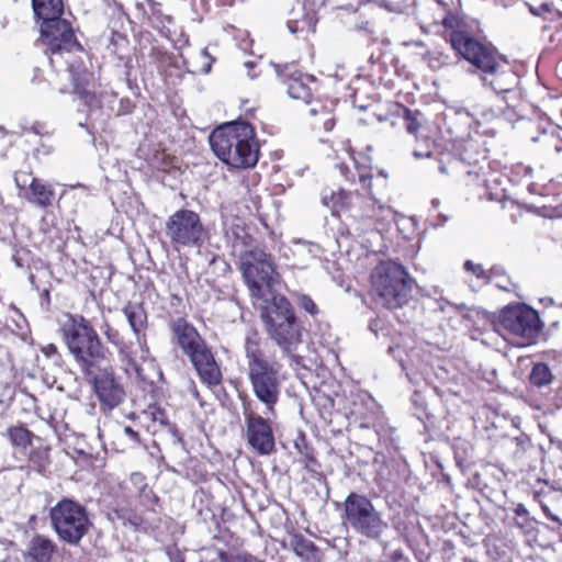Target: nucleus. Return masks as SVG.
Listing matches in <instances>:
<instances>
[{"label": "nucleus", "mask_w": 562, "mask_h": 562, "mask_svg": "<svg viewBox=\"0 0 562 562\" xmlns=\"http://www.w3.org/2000/svg\"><path fill=\"white\" fill-rule=\"evenodd\" d=\"M194 396L195 397H199V391L196 390V387L194 386Z\"/></svg>", "instance_id": "bf43d9fd"}, {"label": "nucleus", "mask_w": 562, "mask_h": 562, "mask_svg": "<svg viewBox=\"0 0 562 562\" xmlns=\"http://www.w3.org/2000/svg\"><path fill=\"white\" fill-rule=\"evenodd\" d=\"M423 60L427 63L428 67L432 70H440L450 65V56L440 49H428L423 54Z\"/></svg>", "instance_id": "ea45409f"}, {"label": "nucleus", "mask_w": 562, "mask_h": 562, "mask_svg": "<svg viewBox=\"0 0 562 562\" xmlns=\"http://www.w3.org/2000/svg\"><path fill=\"white\" fill-rule=\"evenodd\" d=\"M341 507L342 524L367 539L379 540L387 529V522L364 494L350 492Z\"/></svg>", "instance_id": "6e6552de"}, {"label": "nucleus", "mask_w": 562, "mask_h": 562, "mask_svg": "<svg viewBox=\"0 0 562 562\" xmlns=\"http://www.w3.org/2000/svg\"><path fill=\"white\" fill-rule=\"evenodd\" d=\"M220 562H265L263 560L252 555L249 552H240L236 554H229L224 550L217 552Z\"/></svg>", "instance_id": "79ce46f5"}, {"label": "nucleus", "mask_w": 562, "mask_h": 562, "mask_svg": "<svg viewBox=\"0 0 562 562\" xmlns=\"http://www.w3.org/2000/svg\"><path fill=\"white\" fill-rule=\"evenodd\" d=\"M144 415L149 418L155 425H158L161 428H168L175 436L181 440V436L179 434L178 428L175 425H171L168 419V414L165 408H162L157 403L149 404L146 409H144Z\"/></svg>", "instance_id": "4c0bfd02"}, {"label": "nucleus", "mask_w": 562, "mask_h": 562, "mask_svg": "<svg viewBox=\"0 0 562 562\" xmlns=\"http://www.w3.org/2000/svg\"><path fill=\"white\" fill-rule=\"evenodd\" d=\"M210 145L216 157L229 168H252L259 160L260 147L255 127L245 121L216 127L210 135Z\"/></svg>", "instance_id": "20e7f679"}, {"label": "nucleus", "mask_w": 562, "mask_h": 562, "mask_svg": "<svg viewBox=\"0 0 562 562\" xmlns=\"http://www.w3.org/2000/svg\"><path fill=\"white\" fill-rule=\"evenodd\" d=\"M279 77L283 85L286 87V92L290 98L302 101L312 105L313 87L316 86V80L313 76H308L297 70L294 66H285L279 71Z\"/></svg>", "instance_id": "412c9836"}, {"label": "nucleus", "mask_w": 562, "mask_h": 562, "mask_svg": "<svg viewBox=\"0 0 562 562\" xmlns=\"http://www.w3.org/2000/svg\"><path fill=\"white\" fill-rule=\"evenodd\" d=\"M42 353L56 367H61L64 359L55 344H47L41 348Z\"/></svg>", "instance_id": "37998d69"}, {"label": "nucleus", "mask_w": 562, "mask_h": 562, "mask_svg": "<svg viewBox=\"0 0 562 562\" xmlns=\"http://www.w3.org/2000/svg\"><path fill=\"white\" fill-rule=\"evenodd\" d=\"M299 305L301 308H303L305 312L311 314L312 316H315L318 314V307L316 303L312 300L311 296L303 294L299 299Z\"/></svg>", "instance_id": "c03bdc74"}, {"label": "nucleus", "mask_w": 562, "mask_h": 562, "mask_svg": "<svg viewBox=\"0 0 562 562\" xmlns=\"http://www.w3.org/2000/svg\"><path fill=\"white\" fill-rule=\"evenodd\" d=\"M323 5H313L304 2H299L294 7L286 21L288 29L291 33L307 40L310 35L315 34L316 25L318 23V10Z\"/></svg>", "instance_id": "4be33fe9"}, {"label": "nucleus", "mask_w": 562, "mask_h": 562, "mask_svg": "<svg viewBox=\"0 0 562 562\" xmlns=\"http://www.w3.org/2000/svg\"><path fill=\"white\" fill-rule=\"evenodd\" d=\"M243 415L245 438L249 449L258 456H269L276 452V437L271 419L259 415L249 402L243 403Z\"/></svg>", "instance_id": "4468645a"}, {"label": "nucleus", "mask_w": 562, "mask_h": 562, "mask_svg": "<svg viewBox=\"0 0 562 562\" xmlns=\"http://www.w3.org/2000/svg\"><path fill=\"white\" fill-rule=\"evenodd\" d=\"M441 24L452 49L480 72L485 86L496 93L509 92L516 87L517 76L507 58L491 42L477 38L464 16L446 11Z\"/></svg>", "instance_id": "f257e3e1"}, {"label": "nucleus", "mask_w": 562, "mask_h": 562, "mask_svg": "<svg viewBox=\"0 0 562 562\" xmlns=\"http://www.w3.org/2000/svg\"><path fill=\"white\" fill-rule=\"evenodd\" d=\"M238 268L250 295L255 299H262L266 289H271L272 276L276 273L272 256L259 247H254L239 255Z\"/></svg>", "instance_id": "9b49d317"}, {"label": "nucleus", "mask_w": 562, "mask_h": 562, "mask_svg": "<svg viewBox=\"0 0 562 562\" xmlns=\"http://www.w3.org/2000/svg\"><path fill=\"white\" fill-rule=\"evenodd\" d=\"M246 376L252 394L265 406L267 416L277 415L284 380L283 364L274 352H269L267 341L257 328L249 329L244 338Z\"/></svg>", "instance_id": "f03ea898"}, {"label": "nucleus", "mask_w": 562, "mask_h": 562, "mask_svg": "<svg viewBox=\"0 0 562 562\" xmlns=\"http://www.w3.org/2000/svg\"><path fill=\"white\" fill-rule=\"evenodd\" d=\"M49 518L58 539L69 546H78L92 527L87 508L67 497L50 508Z\"/></svg>", "instance_id": "9d476101"}, {"label": "nucleus", "mask_w": 562, "mask_h": 562, "mask_svg": "<svg viewBox=\"0 0 562 562\" xmlns=\"http://www.w3.org/2000/svg\"><path fill=\"white\" fill-rule=\"evenodd\" d=\"M458 150L461 171L467 178V183L485 187L490 162L482 145L476 140H463Z\"/></svg>", "instance_id": "dca6fc26"}, {"label": "nucleus", "mask_w": 562, "mask_h": 562, "mask_svg": "<svg viewBox=\"0 0 562 562\" xmlns=\"http://www.w3.org/2000/svg\"><path fill=\"white\" fill-rule=\"evenodd\" d=\"M514 512L517 516H527L528 515V510L522 504H518L515 507Z\"/></svg>", "instance_id": "5fc2aeb1"}, {"label": "nucleus", "mask_w": 562, "mask_h": 562, "mask_svg": "<svg viewBox=\"0 0 562 562\" xmlns=\"http://www.w3.org/2000/svg\"><path fill=\"white\" fill-rule=\"evenodd\" d=\"M322 203L330 210L333 216L347 215L356 221L357 212L366 203V193L358 189L349 191L339 188L337 191L325 192L322 196Z\"/></svg>", "instance_id": "aec40b11"}, {"label": "nucleus", "mask_w": 562, "mask_h": 562, "mask_svg": "<svg viewBox=\"0 0 562 562\" xmlns=\"http://www.w3.org/2000/svg\"><path fill=\"white\" fill-rule=\"evenodd\" d=\"M391 559L393 562L400 561L404 559V552L402 549L394 550L391 554Z\"/></svg>", "instance_id": "864d4df0"}, {"label": "nucleus", "mask_w": 562, "mask_h": 562, "mask_svg": "<svg viewBox=\"0 0 562 562\" xmlns=\"http://www.w3.org/2000/svg\"><path fill=\"white\" fill-rule=\"evenodd\" d=\"M553 380V374L549 366L544 362H537L531 368L529 382L537 387L549 385Z\"/></svg>", "instance_id": "58836bf2"}, {"label": "nucleus", "mask_w": 562, "mask_h": 562, "mask_svg": "<svg viewBox=\"0 0 562 562\" xmlns=\"http://www.w3.org/2000/svg\"><path fill=\"white\" fill-rule=\"evenodd\" d=\"M153 173H170L179 169V160L160 146H151L144 157Z\"/></svg>", "instance_id": "b1692460"}, {"label": "nucleus", "mask_w": 562, "mask_h": 562, "mask_svg": "<svg viewBox=\"0 0 562 562\" xmlns=\"http://www.w3.org/2000/svg\"><path fill=\"white\" fill-rule=\"evenodd\" d=\"M101 329L106 341L116 347L119 353L124 359L133 361L131 357V345L125 341L124 336L120 333V330L113 327L108 321L103 322Z\"/></svg>", "instance_id": "e433bc0d"}, {"label": "nucleus", "mask_w": 562, "mask_h": 562, "mask_svg": "<svg viewBox=\"0 0 562 562\" xmlns=\"http://www.w3.org/2000/svg\"><path fill=\"white\" fill-rule=\"evenodd\" d=\"M372 147L367 144L362 148L352 145L351 139L346 142V151L352 160V167L340 161L335 165L339 176L350 186L358 187L359 191L370 192L374 188V175L372 167V157L370 151Z\"/></svg>", "instance_id": "ddd939ff"}, {"label": "nucleus", "mask_w": 562, "mask_h": 562, "mask_svg": "<svg viewBox=\"0 0 562 562\" xmlns=\"http://www.w3.org/2000/svg\"><path fill=\"white\" fill-rule=\"evenodd\" d=\"M130 483L137 492L139 504L144 506L147 512H151L157 515L159 497L155 494L153 488L148 486L145 475L142 473H132L130 476Z\"/></svg>", "instance_id": "cd10ccee"}, {"label": "nucleus", "mask_w": 562, "mask_h": 562, "mask_svg": "<svg viewBox=\"0 0 562 562\" xmlns=\"http://www.w3.org/2000/svg\"><path fill=\"white\" fill-rule=\"evenodd\" d=\"M147 3L151 7L153 11H156L157 7H160V3L156 2L155 0H146Z\"/></svg>", "instance_id": "4d7b16f0"}, {"label": "nucleus", "mask_w": 562, "mask_h": 562, "mask_svg": "<svg viewBox=\"0 0 562 562\" xmlns=\"http://www.w3.org/2000/svg\"><path fill=\"white\" fill-rule=\"evenodd\" d=\"M464 269L474 274L477 279H488L487 272L483 269L482 265L480 263L467 260L464 262Z\"/></svg>", "instance_id": "a18cd8bd"}, {"label": "nucleus", "mask_w": 562, "mask_h": 562, "mask_svg": "<svg viewBox=\"0 0 562 562\" xmlns=\"http://www.w3.org/2000/svg\"><path fill=\"white\" fill-rule=\"evenodd\" d=\"M474 317H482L483 319L487 321V315L485 313H481L480 311H470L468 314L464 315L465 319H472Z\"/></svg>", "instance_id": "3c124183"}, {"label": "nucleus", "mask_w": 562, "mask_h": 562, "mask_svg": "<svg viewBox=\"0 0 562 562\" xmlns=\"http://www.w3.org/2000/svg\"><path fill=\"white\" fill-rule=\"evenodd\" d=\"M548 517H549L550 519H552L553 521H557L560 526H562L561 520H560L557 516L548 515Z\"/></svg>", "instance_id": "13d9d810"}, {"label": "nucleus", "mask_w": 562, "mask_h": 562, "mask_svg": "<svg viewBox=\"0 0 562 562\" xmlns=\"http://www.w3.org/2000/svg\"><path fill=\"white\" fill-rule=\"evenodd\" d=\"M166 553L171 562H184L182 552L176 546L167 548Z\"/></svg>", "instance_id": "de8ad7c7"}, {"label": "nucleus", "mask_w": 562, "mask_h": 562, "mask_svg": "<svg viewBox=\"0 0 562 562\" xmlns=\"http://www.w3.org/2000/svg\"><path fill=\"white\" fill-rule=\"evenodd\" d=\"M290 547L294 554L305 562H323L322 550L300 532L290 533Z\"/></svg>", "instance_id": "a878e982"}, {"label": "nucleus", "mask_w": 562, "mask_h": 562, "mask_svg": "<svg viewBox=\"0 0 562 562\" xmlns=\"http://www.w3.org/2000/svg\"><path fill=\"white\" fill-rule=\"evenodd\" d=\"M58 551L57 543L48 536L35 533L23 551L24 562H53Z\"/></svg>", "instance_id": "5701e85b"}, {"label": "nucleus", "mask_w": 562, "mask_h": 562, "mask_svg": "<svg viewBox=\"0 0 562 562\" xmlns=\"http://www.w3.org/2000/svg\"><path fill=\"white\" fill-rule=\"evenodd\" d=\"M71 71V83H72V92L79 97V99L89 108L97 106L99 103L98 97L94 92L89 89L91 72H89L86 68L75 71L72 68Z\"/></svg>", "instance_id": "bb28decb"}, {"label": "nucleus", "mask_w": 562, "mask_h": 562, "mask_svg": "<svg viewBox=\"0 0 562 562\" xmlns=\"http://www.w3.org/2000/svg\"><path fill=\"white\" fill-rule=\"evenodd\" d=\"M393 115L402 119L406 132L418 139L424 123V115L419 110H412L404 104L395 103Z\"/></svg>", "instance_id": "c85d7f7f"}, {"label": "nucleus", "mask_w": 562, "mask_h": 562, "mask_svg": "<svg viewBox=\"0 0 562 562\" xmlns=\"http://www.w3.org/2000/svg\"><path fill=\"white\" fill-rule=\"evenodd\" d=\"M29 130L30 132L42 137H49L53 134V132L47 127L46 123L40 121L34 122Z\"/></svg>", "instance_id": "49530a36"}, {"label": "nucleus", "mask_w": 562, "mask_h": 562, "mask_svg": "<svg viewBox=\"0 0 562 562\" xmlns=\"http://www.w3.org/2000/svg\"><path fill=\"white\" fill-rule=\"evenodd\" d=\"M386 187V180L384 179L381 184L371 189L370 192H366V203L361 206V210L356 214V221L363 223L369 226H373L376 229H384L394 220V211L391 206L382 204L376 194Z\"/></svg>", "instance_id": "6ab92c4d"}, {"label": "nucleus", "mask_w": 562, "mask_h": 562, "mask_svg": "<svg viewBox=\"0 0 562 562\" xmlns=\"http://www.w3.org/2000/svg\"><path fill=\"white\" fill-rule=\"evenodd\" d=\"M54 151V147L53 145H47V144H44L42 143L36 149H35V154L40 155H50Z\"/></svg>", "instance_id": "8fccbe9b"}, {"label": "nucleus", "mask_w": 562, "mask_h": 562, "mask_svg": "<svg viewBox=\"0 0 562 562\" xmlns=\"http://www.w3.org/2000/svg\"><path fill=\"white\" fill-rule=\"evenodd\" d=\"M110 515L112 516V519L121 520L124 525L128 524L135 528L144 527L148 522L143 515L137 514L127 504L119 502L112 506Z\"/></svg>", "instance_id": "c9c22d12"}, {"label": "nucleus", "mask_w": 562, "mask_h": 562, "mask_svg": "<svg viewBox=\"0 0 562 562\" xmlns=\"http://www.w3.org/2000/svg\"><path fill=\"white\" fill-rule=\"evenodd\" d=\"M148 56L151 63L156 65L158 71L164 76L171 75L170 70L177 68V57L162 46L153 45Z\"/></svg>", "instance_id": "f704fd0d"}, {"label": "nucleus", "mask_w": 562, "mask_h": 562, "mask_svg": "<svg viewBox=\"0 0 562 562\" xmlns=\"http://www.w3.org/2000/svg\"><path fill=\"white\" fill-rule=\"evenodd\" d=\"M34 16L42 20L43 23L61 18L64 14L63 0H32Z\"/></svg>", "instance_id": "c756f323"}, {"label": "nucleus", "mask_w": 562, "mask_h": 562, "mask_svg": "<svg viewBox=\"0 0 562 562\" xmlns=\"http://www.w3.org/2000/svg\"><path fill=\"white\" fill-rule=\"evenodd\" d=\"M165 234L172 248L179 251L186 247H201L207 231L199 213L180 209L167 218Z\"/></svg>", "instance_id": "f8f14e48"}, {"label": "nucleus", "mask_w": 562, "mask_h": 562, "mask_svg": "<svg viewBox=\"0 0 562 562\" xmlns=\"http://www.w3.org/2000/svg\"><path fill=\"white\" fill-rule=\"evenodd\" d=\"M335 105V102L331 100L329 101V106H324L319 102L312 103L310 115L314 117L313 126L322 127L326 132L331 131L336 124Z\"/></svg>", "instance_id": "7c9ffc66"}, {"label": "nucleus", "mask_w": 562, "mask_h": 562, "mask_svg": "<svg viewBox=\"0 0 562 562\" xmlns=\"http://www.w3.org/2000/svg\"><path fill=\"white\" fill-rule=\"evenodd\" d=\"M325 1L326 0H301L300 2H304V3L313 4V5H324Z\"/></svg>", "instance_id": "6e6d98bb"}, {"label": "nucleus", "mask_w": 562, "mask_h": 562, "mask_svg": "<svg viewBox=\"0 0 562 562\" xmlns=\"http://www.w3.org/2000/svg\"><path fill=\"white\" fill-rule=\"evenodd\" d=\"M43 43L46 46L45 54L53 56L63 53L83 52L82 44L78 41L71 23L66 19H57L45 23L41 30Z\"/></svg>", "instance_id": "2eb2a0df"}, {"label": "nucleus", "mask_w": 562, "mask_h": 562, "mask_svg": "<svg viewBox=\"0 0 562 562\" xmlns=\"http://www.w3.org/2000/svg\"><path fill=\"white\" fill-rule=\"evenodd\" d=\"M411 294V277L403 265L393 260H382L372 269L368 296L376 308H403L408 304Z\"/></svg>", "instance_id": "0eeeda50"}, {"label": "nucleus", "mask_w": 562, "mask_h": 562, "mask_svg": "<svg viewBox=\"0 0 562 562\" xmlns=\"http://www.w3.org/2000/svg\"><path fill=\"white\" fill-rule=\"evenodd\" d=\"M492 326L505 339L521 346L536 342L542 328L538 312L520 303L504 307Z\"/></svg>", "instance_id": "1a4fd4ad"}, {"label": "nucleus", "mask_w": 562, "mask_h": 562, "mask_svg": "<svg viewBox=\"0 0 562 562\" xmlns=\"http://www.w3.org/2000/svg\"><path fill=\"white\" fill-rule=\"evenodd\" d=\"M50 450V447L44 443H40L34 447L32 446V449L27 454V467L31 470L45 475L52 463Z\"/></svg>", "instance_id": "2f4dec72"}, {"label": "nucleus", "mask_w": 562, "mask_h": 562, "mask_svg": "<svg viewBox=\"0 0 562 562\" xmlns=\"http://www.w3.org/2000/svg\"><path fill=\"white\" fill-rule=\"evenodd\" d=\"M296 447L302 454V462L304 463V468L308 472L316 473L321 468V464L315 457L313 448L308 447L307 445H304L303 449L300 448L299 445H296Z\"/></svg>", "instance_id": "a19ab883"}, {"label": "nucleus", "mask_w": 562, "mask_h": 562, "mask_svg": "<svg viewBox=\"0 0 562 562\" xmlns=\"http://www.w3.org/2000/svg\"><path fill=\"white\" fill-rule=\"evenodd\" d=\"M526 5L535 16H539L550 23H562V12L555 8L553 0H529L526 2Z\"/></svg>", "instance_id": "473e14b6"}, {"label": "nucleus", "mask_w": 562, "mask_h": 562, "mask_svg": "<svg viewBox=\"0 0 562 562\" xmlns=\"http://www.w3.org/2000/svg\"><path fill=\"white\" fill-rule=\"evenodd\" d=\"M122 312L135 337L137 339H139L140 336L145 337V331L148 327V314L144 303L128 301L123 306Z\"/></svg>", "instance_id": "393cba45"}, {"label": "nucleus", "mask_w": 562, "mask_h": 562, "mask_svg": "<svg viewBox=\"0 0 562 562\" xmlns=\"http://www.w3.org/2000/svg\"><path fill=\"white\" fill-rule=\"evenodd\" d=\"M124 432L134 441L138 442L139 441V434L137 431H135L132 427L130 426H126L124 428Z\"/></svg>", "instance_id": "603ef678"}, {"label": "nucleus", "mask_w": 562, "mask_h": 562, "mask_svg": "<svg viewBox=\"0 0 562 562\" xmlns=\"http://www.w3.org/2000/svg\"><path fill=\"white\" fill-rule=\"evenodd\" d=\"M214 538L217 539V540H225L226 538H229L231 540H234L235 543L240 544L239 543L240 539L238 537H236L234 535V532L231 531L229 528L220 529L218 535L214 536Z\"/></svg>", "instance_id": "09e8293b"}, {"label": "nucleus", "mask_w": 562, "mask_h": 562, "mask_svg": "<svg viewBox=\"0 0 562 562\" xmlns=\"http://www.w3.org/2000/svg\"><path fill=\"white\" fill-rule=\"evenodd\" d=\"M260 319L267 336L290 356L303 342L305 327L295 307L282 294H274L260 308Z\"/></svg>", "instance_id": "423d86ee"}, {"label": "nucleus", "mask_w": 562, "mask_h": 562, "mask_svg": "<svg viewBox=\"0 0 562 562\" xmlns=\"http://www.w3.org/2000/svg\"><path fill=\"white\" fill-rule=\"evenodd\" d=\"M85 378L92 385L103 412L112 411L123 403L126 393L111 366L103 369L99 366L98 371Z\"/></svg>", "instance_id": "f3484780"}, {"label": "nucleus", "mask_w": 562, "mask_h": 562, "mask_svg": "<svg viewBox=\"0 0 562 562\" xmlns=\"http://www.w3.org/2000/svg\"><path fill=\"white\" fill-rule=\"evenodd\" d=\"M14 181L19 195L32 205L43 210L54 206L56 193L50 183L22 170L15 172Z\"/></svg>", "instance_id": "a211bd4d"}, {"label": "nucleus", "mask_w": 562, "mask_h": 562, "mask_svg": "<svg viewBox=\"0 0 562 562\" xmlns=\"http://www.w3.org/2000/svg\"><path fill=\"white\" fill-rule=\"evenodd\" d=\"M3 436L13 448L21 450H26L32 447L33 440L36 438L33 431L22 425L9 426Z\"/></svg>", "instance_id": "72a5a7b5"}, {"label": "nucleus", "mask_w": 562, "mask_h": 562, "mask_svg": "<svg viewBox=\"0 0 562 562\" xmlns=\"http://www.w3.org/2000/svg\"><path fill=\"white\" fill-rule=\"evenodd\" d=\"M66 317L60 326L63 340L81 373L92 374L106 360L108 349L85 316L68 313Z\"/></svg>", "instance_id": "39448f33"}, {"label": "nucleus", "mask_w": 562, "mask_h": 562, "mask_svg": "<svg viewBox=\"0 0 562 562\" xmlns=\"http://www.w3.org/2000/svg\"><path fill=\"white\" fill-rule=\"evenodd\" d=\"M168 328L171 342L188 358L200 381L210 389L218 386L223 381L221 366L198 328L186 316L170 319Z\"/></svg>", "instance_id": "7ed1b4c3"}]
</instances>
